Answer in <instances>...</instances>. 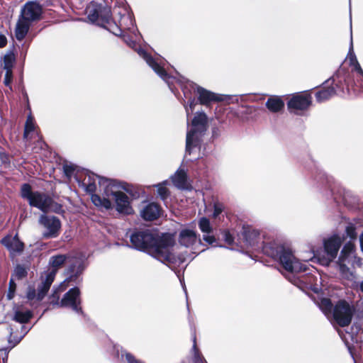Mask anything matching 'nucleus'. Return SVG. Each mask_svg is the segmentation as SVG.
<instances>
[{
	"instance_id": "nucleus-41",
	"label": "nucleus",
	"mask_w": 363,
	"mask_h": 363,
	"mask_svg": "<svg viewBox=\"0 0 363 363\" xmlns=\"http://www.w3.org/2000/svg\"><path fill=\"white\" fill-rule=\"evenodd\" d=\"M223 239L225 242L228 245H232L234 242V238L228 230L223 232Z\"/></svg>"
},
{
	"instance_id": "nucleus-27",
	"label": "nucleus",
	"mask_w": 363,
	"mask_h": 363,
	"mask_svg": "<svg viewBox=\"0 0 363 363\" xmlns=\"http://www.w3.org/2000/svg\"><path fill=\"white\" fill-rule=\"evenodd\" d=\"M28 331L29 329H28L24 325H21L19 335H16L15 332L13 331V328L10 327L9 342L12 345V347H14L21 340V339L27 334Z\"/></svg>"
},
{
	"instance_id": "nucleus-44",
	"label": "nucleus",
	"mask_w": 363,
	"mask_h": 363,
	"mask_svg": "<svg viewBox=\"0 0 363 363\" xmlns=\"http://www.w3.org/2000/svg\"><path fill=\"white\" fill-rule=\"evenodd\" d=\"M196 104L195 99H191L189 101V105L185 106L187 118L189 116V111H191V112H192L194 109Z\"/></svg>"
},
{
	"instance_id": "nucleus-33",
	"label": "nucleus",
	"mask_w": 363,
	"mask_h": 363,
	"mask_svg": "<svg viewBox=\"0 0 363 363\" xmlns=\"http://www.w3.org/2000/svg\"><path fill=\"white\" fill-rule=\"evenodd\" d=\"M35 125L34 119L31 116H28L25 124L24 138H28L30 133L34 131Z\"/></svg>"
},
{
	"instance_id": "nucleus-17",
	"label": "nucleus",
	"mask_w": 363,
	"mask_h": 363,
	"mask_svg": "<svg viewBox=\"0 0 363 363\" xmlns=\"http://www.w3.org/2000/svg\"><path fill=\"white\" fill-rule=\"evenodd\" d=\"M111 195L115 199L116 210L119 213L130 214L132 209L129 205L128 196L123 192L111 190Z\"/></svg>"
},
{
	"instance_id": "nucleus-7",
	"label": "nucleus",
	"mask_w": 363,
	"mask_h": 363,
	"mask_svg": "<svg viewBox=\"0 0 363 363\" xmlns=\"http://www.w3.org/2000/svg\"><path fill=\"white\" fill-rule=\"evenodd\" d=\"M337 264L342 276L348 280L354 278V272L350 269L349 265L352 268L362 267V259L357 257L354 245L350 241L346 243L342 249Z\"/></svg>"
},
{
	"instance_id": "nucleus-12",
	"label": "nucleus",
	"mask_w": 363,
	"mask_h": 363,
	"mask_svg": "<svg viewBox=\"0 0 363 363\" xmlns=\"http://www.w3.org/2000/svg\"><path fill=\"white\" fill-rule=\"evenodd\" d=\"M178 242L179 245L186 248H190L192 254L196 255V248L201 245V241L196 231L190 228L182 229L178 235Z\"/></svg>"
},
{
	"instance_id": "nucleus-40",
	"label": "nucleus",
	"mask_w": 363,
	"mask_h": 363,
	"mask_svg": "<svg viewBox=\"0 0 363 363\" xmlns=\"http://www.w3.org/2000/svg\"><path fill=\"white\" fill-rule=\"evenodd\" d=\"M122 21L123 22L124 21H127L128 22V23L126 25V28L128 30H130L131 27L134 28L135 21L133 20V17L130 15H128V16H123V18H122Z\"/></svg>"
},
{
	"instance_id": "nucleus-31",
	"label": "nucleus",
	"mask_w": 363,
	"mask_h": 363,
	"mask_svg": "<svg viewBox=\"0 0 363 363\" xmlns=\"http://www.w3.org/2000/svg\"><path fill=\"white\" fill-rule=\"evenodd\" d=\"M15 62V55L13 52L6 54L3 60V68L5 70H12Z\"/></svg>"
},
{
	"instance_id": "nucleus-9",
	"label": "nucleus",
	"mask_w": 363,
	"mask_h": 363,
	"mask_svg": "<svg viewBox=\"0 0 363 363\" xmlns=\"http://www.w3.org/2000/svg\"><path fill=\"white\" fill-rule=\"evenodd\" d=\"M88 19L93 23L106 28L111 22V12L110 8L101 4L91 2L86 9Z\"/></svg>"
},
{
	"instance_id": "nucleus-25",
	"label": "nucleus",
	"mask_w": 363,
	"mask_h": 363,
	"mask_svg": "<svg viewBox=\"0 0 363 363\" xmlns=\"http://www.w3.org/2000/svg\"><path fill=\"white\" fill-rule=\"evenodd\" d=\"M115 354L121 361H124L126 363H143L141 360L137 359L133 354L124 350L123 347L116 346Z\"/></svg>"
},
{
	"instance_id": "nucleus-24",
	"label": "nucleus",
	"mask_w": 363,
	"mask_h": 363,
	"mask_svg": "<svg viewBox=\"0 0 363 363\" xmlns=\"http://www.w3.org/2000/svg\"><path fill=\"white\" fill-rule=\"evenodd\" d=\"M55 279V272L47 274L45 279L38 287L37 300L41 301L48 293Z\"/></svg>"
},
{
	"instance_id": "nucleus-50",
	"label": "nucleus",
	"mask_w": 363,
	"mask_h": 363,
	"mask_svg": "<svg viewBox=\"0 0 363 363\" xmlns=\"http://www.w3.org/2000/svg\"><path fill=\"white\" fill-rule=\"evenodd\" d=\"M0 157L3 164H7L9 163V159L6 155L1 154Z\"/></svg>"
},
{
	"instance_id": "nucleus-5",
	"label": "nucleus",
	"mask_w": 363,
	"mask_h": 363,
	"mask_svg": "<svg viewBox=\"0 0 363 363\" xmlns=\"http://www.w3.org/2000/svg\"><path fill=\"white\" fill-rule=\"evenodd\" d=\"M208 129V118L205 113L198 112L194 116L186 138V154L191 155L199 150L202 137Z\"/></svg>"
},
{
	"instance_id": "nucleus-52",
	"label": "nucleus",
	"mask_w": 363,
	"mask_h": 363,
	"mask_svg": "<svg viewBox=\"0 0 363 363\" xmlns=\"http://www.w3.org/2000/svg\"><path fill=\"white\" fill-rule=\"evenodd\" d=\"M289 280H290V281H291V283H293L294 285H298V284L299 280H298V279H295V278H294L293 279H289Z\"/></svg>"
},
{
	"instance_id": "nucleus-10",
	"label": "nucleus",
	"mask_w": 363,
	"mask_h": 363,
	"mask_svg": "<svg viewBox=\"0 0 363 363\" xmlns=\"http://www.w3.org/2000/svg\"><path fill=\"white\" fill-rule=\"evenodd\" d=\"M354 314V308L345 300H340L333 307V317L335 322L341 327L350 324Z\"/></svg>"
},
{
	"instance_id": "nucleus-37",
	"label": "nucleus",
	"mask_w": 363,
	"mask_h": 363,
	"mask_svg": "<svg viewBox=\"0 0 363 363\" xmlns=\"http://www.w3.org/2000/svg\"><path fill=\"white\" fill-rule=\"evenodd\" d=\"M15 290H16V284L14 283L13 279H11L9 281V291L6 294V297L9 300H11L13 298Z\"/></svg>"
},
{
	"instance_id": "nucleus-28",
	"label": "nucleus",
	"mask_w": 363,
	"mask_h": 363,
	"mask_svg": "<svg viewBox=\"0 0 363 363\" xmlns=\"http://www.w3.org/2000/svg\"><path fill=\"white\" fill-rule=\"evenodd\" d=\"M66 259L67 256L65 255H58L51 257L49 261V264L53 268L51 272H55V274L57 269L63 265L66 261Z\"/></svg>"
},
{
	"instance_id": "nucleus-4",
	"label": "nucleus",
	"mask_w": 363,
	"mask_h": 363,
	"mask_svg": "<svg viewBox=\"0 0 363 363\" xmlns=\"http://www.w3.org/2000/svg\"><path fill=\"white\" fill-rule=\"evenodd\" d=\"M42 13V7L36 1H29L23 6L15 28V36L18 40L24 39L32 24L40 19Z\"/></svg>"
},
{
	"instance_id": "nucleus-45",
	"label": "nucleus",
	"mask_w": 363,
	"mask_h": 363,
	"mask_svg": "<svg viewBox=\"0 0 363 363\" xmlns=\"http://www.w3.org/2000/svg\"><path fill=\"white\" fill-rule=\"evenodd\" d=\"M203 240L210 245H212L214 242H216L215 237L213 235H211V234H203Z\"/></svg>"
},
{
	"instance_id": "nucleus-46",
	"label": "nucleus",
	"mask_w": 363,
	"mask_h": 363,
	"mask_svg": "<svg viewBox=\"0 0 363 363\" xmlns=\"http://www.w3.org/2000/svg\"><path fill=\"white\" fill-rule=\"evenodd\" d=\"M349 55H350V64L354 65V59L353 56H355V55L353 52V44H352V39L351 38V43H350V48L349 51Z\"/></svg>"
},
{
	"instance_id": "nucleus-22",
	"label": "nucleus",
	"mask_w": 363,
	"mask_h": 363,
	"mask_svg": "<svg viewBox=\"0 0 363 363\" xmlns=\"http://www.w3.org/2000/svg\"><path fill=\"white\" fill-rule=\"evenodd\" d=\"M241 234L247 245L255 247L258 243L259 233L257 230L244 225Z\"/></svg>"
},
{
	"instance_id": "nucleus-15",
	"label": "nucleus",
	"mask_w": 363,
	"mask_h": 363,
	"mask_svg": "<svg viewBox=\"0 0 363 363\" xmlns=\"http://www.w3.org/2000/svg\"><path fill=\"white\" fill-rule=\"evenodd\" d=\"M311 103L310 96L307 94H298L294 96L289 101L287 106L290 112L298 113L300 111L307 109Z\"/></svg>"
},
{
	"instance_id": "nucleus-54",
	"label": "nucleus",
	"mask_w": 363,
	"mask_h": 363,
	"mask_svg": "<svg viewBox=\"0 0 363 363\" xmlns=\"http://www.w3.org/2000/svg\"><path fill=\"white\" fill-rule=\"evenodd\" d=\"M109 187H110V186H106V195L107 196H109V194H108V188H109Z\"/></svg>"
},
{
	"instance_id": "nucleus-13",
	"label": "nucleus",
	"mask_w": 363,
	"mask_h": 363,
	"mask_svg": "<svg viewBox=\"0 0 363 363\" xmlns=\"http://www.w3.org/2000/svg\"><path fill=\"white\" fill-rule=\"evenodd\" d=\"M39 223L43 225L45 229L42 233L43 238H55L59 235L61 222L56 216L43 214L39 218Z\"/></svg>"
},
{
	"instance_id": "nucleus-14",
	"label": "nucleus",
	"mask_w": 363,
	"mask_h": 363,
	"mask_svg": "<svg viewBox=\"0 0 363 363\" xmlns=\"http://www.w3.org/2000/svg\"><path fill=\"white\" fill-rule=\"evenodd\" d=\"M86 193L90 195L91 202L100 209L109 210L112 208V203L108 199L101 197L95 192L97 190L96 183H79Z\"/></svg>"
},
{
	"instance_id": "nucleus-3",
	"label": "nucleus",
	"mask_w": 363,
	"mask_h": 363,
	"mask_svg": "<svg viewBox=\"0 0 363 363\" xmlns=\"http://www.w3.org/2000/svg\"><path fill=\"white\" fill-rule=\"evenodd\" d=\"M21 196L27 199L30 206L35 207L44 213L53 212L60 213L62 206L55 202L49 195L40 191H33L28 183H24L21 189Z\"/></svg>"
},
{
	"instance_id": "nucleus-2",
	"label": "nucleus",
	"mask_w": 363,
	"mask_h": 363,
	"mask_svg": "<svg viewBox=\"0 0 363 363\" xmlns=\"http://www.w3.org/2000/svg\"><path fill=\"white\" fill-rule=\"evenodd\" d=\"M263 252L278 262L287 272L298 273L306 270V264L296 258L291 248L288 246L269 242L263 246Z\"/></svg>"
},
{
	"instance_id": "nucleus-51",
	"label": "nucleus",
	"mask_w": 363,
	"mask_h": 363,
	"mask_svg": "<svg viewBox=\"0 0 363 363\" xmlns=\"http://www.w3.org/2000/svg\"><path fill=\"white\" fill-rule=\"evenodd\" d=\"M359 242H360L361 250L363 252V233L359 236Z\"/></svg>"
},
{
	"instance_id": "nucleus-55",
	"label": "nucleus",
	"mask_w": 363,
	"mask_h": 363,
	"mask_svg": "<svg viewBox=\"0 0 363 363\" xmlns=\"http://www.w3.org/2000/svg\"><path fill=\"white\" fill-rule=\"evenodd\" d=\"M133 45H135V43H134V42H132V43L130 44V46H133Z\"/></svg>"
},
{
	"instance_id": "nucleus-1",
	"label": "nucleus",
	"mask_w": 363,
	"mask_h": 363,
	"mask_svg": "<svg viewBox=\"0 0 363 363\" xmlns=\"http://www.w3.org/2000/svg\"><path fill=\"white\" fill-rule=\"evenodd\" d=\"M130 240L133 248L147 251L171 269L187 260L184 255H176L173 252L175 240L172 234L164 233L155 238L147 230L135 231L130 235Z\"/></svg>"
},
{
	"instance_id": "nucleus-11",
	"label": "nucleus",
	"mask_w": 363,
	"mask_h": 363,
	"mask_svg": "<svg viewBox=\"0 0 363 363\" xmlns=\"http://www.w3.org/2000/svg\"><path fill=\"white\" fill-rule=\"evenodd\" d=\"M343 240L342 236L334 234L324 240L325 255L323 258H320V262L322 264L328 265L337 257Z\"/></svg>"
},
{
	"instance_id": "nucleus-53",
	"label": "nucleus",
	"mask_w": 363,
	"mask_h": 363,
	"mask_svg": "<svg viewBox=\"0 0 363 363\" xmlns=\"http://www.w3.org/2000/svg\"><path fill=\"white\" fill-rule=\"evenodd\" d=\"M359 287L361 292L363 293V281L359 283Z\"/></svg>"
},
{
	"instance_id": "nucleus-23",
	"label": "nucleus",
	"mask_w": 363,
	"mask_h": 363,
	"mask_svg": "<svg viewBox=\"0 0 363 363\" xmlns=\"http://www.w3.org/2000/svg\"><path fill=\"white\" fill-rule=\"evenodd\" d=\"M333 82L334 79L333 78H330L325 82V84H326L328 86L323 88L315 94L316 100L318 102L325 101L335 94V89L330 86Z\"/></svg>"
},
{
	"instance_id": "nucleus-18",
	"label": "nucleus",
	"mask_w": 363,
	"mask_h": 363,
	"mask_svg": "<svg viewBox=\"0 0 363 363\" xmlns=\"http://www.w3.org/2000/svg\"><path fill=\"white\" fill-rule=\"evenodd\" d=\"M196 92L200 104L204 106H208L212 102L222 100L220 96L201 86L196 87Z\"/></svg>"
},
{
	"instance_id": "nucleus-43",
	"label": "nucleus",
	"mask_w": 363,
	"mask_h": 363,
	"mask_svg": "<svg viewBox=\"0 0 363 363\" xmlns=\"http://www.w3.org/2000/svg\"><path fill=\"white\" fill-rule=\"evenodd\" d=\"M175 186L182 190L190 191L192 189L191 183H174Z\"/></svg>"
},
{
	"instance_id": "nucleus-19",
	"label": "nucleus",
	"mask_w": 363,
	"mask_h": 363,
	"mask_svg": "<svg viewBox=\"0 0 363 363\" xmlns=\"http://www.w3.org/2000/svg\"><path fill=\"white\" fill-rule=\"evenodd\" d=\"M1 242L11 254L21 252L24 248L23 243L18 239L17 235L13 237L6 236L1 240Z\"/></svg>"
},
{
	"instance_id": "nucleus-32",
	"label": "nucleus",
	"mask_w": 363,
	"mask_h": 363,
	"mask_svg": "<svg viewBox=\"0 0 363 363\" xmlns=\"http://www.w3.org/2000/svg\"><path fill=\"white\" fill-rule=\"evenodd\" d=\"M165 183H158L154 186L157 189V196L163 201L166 200L169 196L168 189L164 185Z\"/></svg>"
},
{
	"instance_id": "nucleus-20",
	"label": "nucleus",
	"mask_w": 363,
	"mask_h": 363,
	"mask_svg": "<svg viewBox=\"0 0 363 363\" xmlns=\"http://www.w3.org/2000/svg\"><path fill=\"white\" fill-rule=\"evenodd\" d=\"M161 211V208L158 204L150 203L141 210L140 215L146 220H153L160 216Z\"/></svg>"
},
{
	"instance_id": "nucleus-29",
	"label": "nucleus",
	"mask_w": 363,
	"mask_h": 363,
	"mask_svg": "<svg viewBox=\"0 0 363 363\" xmlns=\"http://www.w3.org/2000/svg\"><path fill=\"white\" fill-rule=\"evenodd\" d=\"M318 306L320 309L326 315H329L332 313L333 303L329 298H323L318 302Z\"/></svg>"
},
{
	"instance_id": "nucleus-35",
	"label": "nucleus",
	"mask_w": 363,
	"mask_h": 363,
	"mask_svg": "<svg viewBox=\"0 0 363 363\" xmlns=\"http://www.w3.org/2000/svg\"><path fill=\"white\" fill-rule=\"evenodd\" d=\"M27 274V269L23 265L18 264L16 267L13 276L18 279H21L26 277Z\"/></svg>"
},
{
	"instance_id": "nucleus-30",
	"label": "nucleus",
	"mask_w": 363,
	"mask_h": 363,
	"mask_svg": "<svg viewBox=\"0 0 363 363\" xmlns=\"http://www.w3.org/2000/svg\"><path fill=\"white\" fill-rule=\"evenodd\" d=\"M199 227L203 234H211L213 232V228L209 220L205 217L200 218Z\"/></svg>"
},
{
	"instance_id": "nucleus-47",
	"label": "nucleus",
	"mask_w": 363,
	"mask_h": 363,
	"mask_svg": "<svg viewBox=\"0 0 363 363\" xmlns=\"http://www.w3.org/2000/svg\"><path fill=\"white\" fill-rule=\"evenodd\" d=\"M37 298V295L35 294V290L34 289L29 288L27 292V298L28 300H33L35 298Z\"/></svg>"
},
{
	"instance_id": "nucleus-36",
	"label": "nucleus",
	"mask_w": 363,
	"mask_h": 363,
	"mask_svg": "<svg viewBox=\"0 0 363 363\" xmlns=\"http://www.w3.org/2000/svg\"><path fill=\"white\" fill-rule=\"evenodd\" d=\"M345 233L348 237L352 240H354L357 238L356 228L353 225H348L346 227Z\"/></svg>"
},
{
	"instance_id": "nucleus-6",
	"label": "nucleus",
	"mask_w": 363,
	"mask_h": 363,
	"mask_svg": "<svg viewBox=\"0 0 363 363\" xmlns=\"http://www.w3.org/2000/svg\"><path fill=\"white\" fill-rule=\"evenodd\" d=\"M69 281V279H67L57 288L53 289V293L50 297V304L54 307L69 308L77 313H82L79 288L73 287L70 289L60 301L58 293L66 289L67 287V282Z\"/></svg>"
},
{
	"instance_id": "nucleus-34",
	"label": "nucleus",
	"mask_w": 363,
	"mask_h": 363,
	"mask_svg": "<svg viewBox=\"0 0 363 363\" xmlns=\"http://www.w3.org/2000/svg\"><path fill=\"white\" fill-rule=\"evenodd\" d=\"M186 173L183 169H179L174 175L171 177V182H186Z\"/></svg>"
},
{
	"instance_id": "nucleus-8",
	"label": "nucleus",
	"mask_w": 363,
	"mask_h": 363,
	"mask_svg": "<svg viewBox=\"0 0 363 363\" xmlns=\"http://www.w3.org/2000/svg\"><path fill=\"white\" fill-rule=\"evenodd\" d=\"M62 168L65 177L69 181L96 182L98 180L99 182H112L69 162H65Z\"/></svg>"
},
{
	"instance_id": "nucleus-26",
	"label": "nucleus",
	"mask_w": 363,
	"mask_h": 363,
	"mask_svg": "<svg viewBox=\"0 0 363 363\" xmlns=\"http://www.w3.org/2000/svg\"><path fill=\"white\" fill-rule=\"evenodd\" d=\"M284 106V102L281 97L277 96H270L266 101V107L272 113L281 111Z\"/></svg>"
},
{
	"instance_id": "nucleus-39",
	"label": "nucleus",
	"mask_w": 363,
	"mask_h": 363,
	"mask_svg": "<svg viewBox=\"0 0 363 363\" xmlns=\"http://www.w3.org/2000/svg\"><path fill=\"white\" fill-rule=\"evenodd\" d=\"M352 330L357 333V335L358 336L357 338L359 339L360 341L363 342V328H362L359 323H356L354 324Z\"/></svg>"
},
{
	"instance_id": "nucleus-42",
	"label": "nucleus",
	"mask_w": 363,
	"mask_h": 363,
	"mask_svg": "<svg viewBox=\"0 0 363 363\" xmlns=\"http://www.w3.org/2000/svg\"><path fill=\"white\" fill-rule=\"evenodd\" d=\"M223 206L221 203H214V211L213 213V218H217L223 211Z\"/></svg>"
},
{
	"instance_id": "nucleus-16",
	"label": "nucleus",
	"mask_w": 363,
	"mask_h": 363,
	"mask_svg": "<svg viewBox=\"0 0 363 363\" xmlns=\"http://www.w3.org/2000/svg\"><path fill=\"white\" fill-rule=\"evenodd\" d=\"M138 55L143 57L147 64L164 80H167L168 74L163 67L162 62L152 58V56L148 55L144 50L138 49L137 50Z\"/></svg>"
},
{
	"instance_id": "nucleus-21",
	"label": "nucleus",
	"mask_w": 363,
	"mask_h": 363,
	"mask_svg": "<svg viewBox=\"0 0 363 363\" xmlns=\"http://www.w3.org/2000/svg\"><path fill=\"white\" fill-rule=\"evenodd\" d=\"M13 311V320L21 324L28 322L33 316L32 312L23 306L15 305Z\"/></svg>"
},
{
	"instance_id": "nucleus-38",
	"label": "nucleus",
	"mask_w": 363,
	"mask_h": 363,
	"mask_svg": "<svg viewBox=\"0 0 363 363\" xmlns=\"http://www.w3.org/2000/svg\"><path fill=\"white\" fill-rule=\"evenodd\" d=\"M12 79H13L12 70H6L4 79V84L6 86H9L10 89H11V83L12 82Z\"/></svg>"
},
{
	"instance_id": "nucleus-49",
	"label": "nucleus",
	"mask_w": 363,
	"mask_h": 363,
	"mask_svg": "<svg viewBox=\"0 0 363 363\" xmlns=\"http://www.w3.org/2000/svg\"><path fill=\"white\" fill-rule=\"evenodd\" d=\"M7 40L4 35H0V48H3L6 45Z\"/></svg>"
},
{
	"instance_id": "nucleus-48",
	"label": "nucleus",
	"mask_w": 363,
	"mask_h": 363,
	"mask_svg": "<svg viewBox=\"0 0 363 363\" xmlns=\"http://www.w3.org/2000/svg\"><path fill=\"white\" fill-rule=\"evenodd\" d=\"M194 363H206V360L202 358L198 353L194 355Z\"/></svg>"
}]
</instances>
